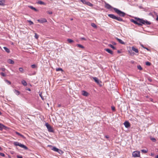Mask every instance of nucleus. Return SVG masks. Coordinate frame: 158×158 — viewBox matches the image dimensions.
Returning a JSON list of instances; mask_svg holds the SVG:
<instances>
[{
  "label": "nucleus",
  "mask_w": 158,
  "mask_h": 158,
  "mask_svg": "<svg viewBox=\"0 0 158 158\" xmlns=\"http://www.w3.org/2000/svg\"><path fill=\"white\" fill-rule=\"evenodd\" d=\"M108 16L109 17L111 18L118 21V18L113 14H108Z\"/></svg>",
  "instance_id": "nucleus-7"
},
{
  "label": "nucleus",
  "mask_w": 158,
  "mask_h": 158,
  "mask_svg": "<svg viewBox=\"0 0 158 158\" xmlns=\"http://www.w3.org/2000/svg\"><path fill=\"white\" fill-rule=\"evenodd\" d=\"M56 71H61L62 72H63V70L62 69V68H56Z\"/></svg>",
  "instance_id": "nucleus-28"
},
{
  "label": "nucleus",
  "mask_w": 158,
  "mask_h": 158,
  "mask_svg": "<svg viewBox=\"0 0 158 158\" xmlns=\"http://www.w3.org/2000/svg\"><path fill=\"white\" fill-rule=\"evenodd\" d=\"M2 148H1V147L0 146V150L2 151Z\"/></svg>",
  "instance_id": "nucleus-55"
},
{
  "label": "nucleus",
  "mask_w": 158,
  "mask_h": 158,
  "mask_svg": "<svg viewBox=\"0 0 158 158\" xmlns=\"http://www.w3.org/2000/svg\"><path fill=\"white\" fill-rule=\"evenodd\" d=\"M91 25L92 27H94L95 28H97L96 25L94 23H92L91 24Z\"/></svg>",
  "instance_id": "nucleus-33"
},
{
  "label": "nucleus",
  "mask_w": 158,
  "mask_h": 158,
  "mask_svg": "<svg viewBox=\"0 0 158 158\" xmlns=\"http://www.w3.org/2000/svg\"><path fill=\"white\" fill-rule=\"evenodd\" d=\"M4 127H5V126L1 123H0V130H2Z\"/></svg>",
  "instance_id": "nucleus-19"
},
{
  "label": "nucleus",
  "mask_w": 158,
  "mask_h": 158,
  "mask_svg": "<svg viewBox=\"0 0 158 158\" xmlns=\"http://www.w3.org/2000/svg\"><path fill=\"white\" fill-rule=\"evenodd\" d=\"M123 20L122 19L119 17V21H122Z\"/></svg>",
  "instance_id": "nucleus-51"
},
{
  "label": "nucleus",
  "mask_w": 158,
  "mask_h": 158,
  "mask_svg": "<svg viewBox=\"0 0 158 158\" xmlns=\"http://www.w3.org/2000/svg\"><path fill=\"white\" fill-rule=\"evenodd\" d=\"M17 158H23L22 156H21L17 155Z\"/></svg>",
  "instance_id": "nucleus-45"
},
{
  "label": "nucleus",
  "mask_w": 158,
  "mask_h": 158,
  "mask_svg": "<svg viewBox=\"0 0 158 158\" xmlns=\"http://www.w3.org/2000/svg\"><path fill=\"white\" fill-rule=\"evenodd\" d=\"M19 70L22 73H23V69L22 68H19Z\"/></svg>",
  "instance_id": "nucleus-37"
},
{
  "label": "nucleus",
  "mask_w": 158,
  "mask_h": 158,
  "mask_svg": "<svg viewBox=\"0 0 158 158\" xmlns=\"http://www.w3.org/2000/svg\"><path fill=\"white\" fill-rule=\"evenodd\" d=\"M14 144L15 146H19L22 148H23L24 149L27 150L28 148L27 147L25 146V145L22 144L21 143L17 142H14Z\"/></svg>",
  "instance_id": "nucleus-3"
},
{
  "label": "nucleus",
  "mask_w": 158,
  "mask_h": 158,
  "mask_svg": "<svg viewBox=\"0 0 158 158\" xmlns=\"http://www.w3.org/2000/svg\"><path fill=\"white\" fill-rule=\"evenodd\" d=\"M126 14V13L119 10V16L124 17Z\"/></svg>",
  "instance_id": "nucleus-11"
},
{
  "label": "nucleus",
  "mask_w": 158,
  "mask_h": 158,
  "mask_svg": "<svg viewBox=\"0 0 158 158\" xmlns=\"http://www.w3.org/2000/svg\"><path fill=\"white\" fill-rule=\"evenodd\" d=\"M45 126L48 129V131L50 132H53V128L48 123H46L45 124Z\"/></svg>",
  "instance_id": "nucleus-4"
},
{
  "label": "nucleus",
  "mask_w": 158,
  "mask_h": 158,
  "mask_svg": "<svg viewBox=\"0 0 158 158\" xmlns=\"http://www.w3.org/2000/svg\"><path fill=\"white\" fill-rule=\"evenodd\" d=\"M0 156L2 157H4L5 156V154L2 153H1L0 152Z\"/></svg>",
  "instance_id": "nucleus-41"
},
{
  "label": "nucleus",
  "mask_w": 158,
  "mask_h": 158,
  "mask_svg": "<svg viewBox=\"0 0 158 158\" xmlns=\"http://www.w3.org/2000/svg\"><path fill=\"white\" fill-rule=\"evenodd\" d=\"M124 124L125 125V127L126 128H128L130 126V123L128 121H125L124 123Z\"/></svg>",
  "instance_id": "nucleus-9"
},
{
  "label": "nucleus",
  "mask_w": 158,
  "mask_h": 158,
  "mask_svg": "<svg viewBox=\"0 0 158 158\" xmlns=\"http://www.w3.org/2000/svg\"><path fill=\"white\" fill-rule=\"evenodd\" d=\"M111 109L113 111H114L115 110V107L114 106H111Z\"/></svg>",
  "instance_id": "nucleus-43"
},
{
  "label": "nucleus",
  "mask_w": 158,
  "mask_h": 158,
  "mask_svg": "<svg viewBox=\"0 0 158 158\" xmlns=\"http://www.w3.org/2000/svg\"><path fill=\"white\" fill-rule=\"evenodd\" d=\"M21 83L24 86H26L27 85V84L26 81L24 80H22L21 81Z\"/></svg>",
  "instance_id": "nucleus-22"
},
{
  "label": "nucleus",
  "mask_w": 158,
  "mask_h": 158,
  "mask_svg": "<svg viewBox=\"0 0 158 158\" xmlns=\"http://www.w3.org/2000/svg\"><path fill=\"white\" fill-rule=\"evenodd\" d=\"M142 46V47H143L144 48H145V49H146L147 50H148V51H149V49H148V48H146V47H143V46Z\"/></svg>",
  "instance_id": "nucleus-50"
},
{
  "label": "nucleus",
  "mask_w": 158,
  "mask_h": 158,
  "mask_svg": "<svg viewBox=\"0 0 158 158\" xmlns=\"http://www.w3.org/2000/svg\"><path fill=\"white\" fill-rule=\"evenodd\" d=\"M135 19L137 20V21L138 22V24H137L139 26H142L143 24L150 25L151 24V22L147 20H144L142 19L137 18H135Z\"/></svg>",
  "instance_id": "nucleus-1"
},
{
  "label": "nucleus",
  "mask_w": 158,
  "mask_h": 158,
  "mask_svg": "<svg viewBox=\"0 0 158 158\" xmlns=\"http://www.w3.org/2000/svg\"><path fill=\"white\" fill-rule=\"evenodd\" d=\"M0 74L3 77H5L6 76V75L4 73L2 72Z\"/></svg>",
  "instance_id": "nucleus-40"
},
{
  "label": "nucleus",
  "mask_w": 158,
  "mask_h": 158,
  "mask_svg": "<svg viewBox=\"0 0 158 158\" xmlns=\"http://www.w3.org/2000/svg\"><path fill=\"white\" fill-rule=\"evenodd\" d=\"M0 70H1L2 71H4L5 70V69L4 68H2L0 69Z\"/></svg>",
  "instance_id": "nucleus-44"
},
{
  "label": "nucleus",
  "mask_w": 158,
  "mask_h": 158,
  "mask_svg": "<svg viewBox=\"0 0 158 158\" xmlns=\"http://www.w3.org/2000/svg\"><path fill=\"white\" fill-rule=\"evenodd\" d=\"M48 14H51L52 13V11H48Z\"/></svg>",
  "instance_id": "nucleus-47"
},
{
  "label": "nucleus",
  "mask_w": 158,
  "mask_h": 158,
  "mask_svg": "<svg viewBox=\"0 0 158 158\" xmlns=\"http://www.w3.org/2000/svg\"><path fill=\"white\" fill-rule=\"evenodd\" d=\"M156 158H158V155H157L155 157Z\"/></svg>",
  "instance_id": "nucleus-56"
},
{
  "label": "nucleus",
  "mask_w": 158,
  "mask_h": 158,
  "mask_svg": "<svg viewBox=\"0 0 158 158\" xmlns=\"http://www.w3.org/2000/svg\"><path fill=\"white\" fill-rule=\"evenodd\" d=\"M104 50L105 51L111 54H113V51L109 48H105Z\"/></svg>",
  "instance_id": "nucleus-12"
},
{
  "label": "nucleus",
  "mask_w": 158,
  "mask_h": 158,
  "mask_svg": "<svg viewBox=\"0 0 158 158\" xmlns=\"http://www.w3.org/2000/svg\"><path fill=\"white\" fill-rule=\"evenodd\" d=\"M68 42L69 43H73V42H74V41L73 40L71 39H67V40Z\"/></svg>",
  "instance_id": "nucleus-29"
},
{
  "label": "nucleus",
  "mask_w": 158,
  "mask_h": 158,
  "mask_svg": "<svg viewBox=\"0 0 158 158\" xmlns=\"http://www.w3.org/2000/svg\"><path fill=\"white\" fill-rule=\"evenodd\" d=\"M52 149L55 152H59V153H60V152H61L62 153H63L62 151L60 150L59 149L55 147H53Z\"/></svg>",
  "instance_id": "nucleus-8"
},
{
  "label": "nucleus",
  "mask_w": 158,
  "mask_h": 158,
  "mask_svg": "<svg viewBox=\"0 0 158 158\" xmlns=\"http://www.w3.org/2000/svg\"><path fill=\"white\" fill-rule=\"evenodd\" d=\"M131 21L133 23H134L135 24H138V22L137 21V20H135L134 19H131Z\"/></svg>",
  "instance_id": "nucleus-24"
},
{
  "label": "nucleus",
  "mask_w": 158,
  "mask_h": 158,
  "mask_svg": "<svg viewBox=\"0 0 158 158\" xmlns=\"http://www.w3.org/2000/svg\"><path fill=\"white\" fill-rule=\"evenodd\" d=\"M105 7L110 11H113V10L117 14H118V10L113 7L111 6L108 3H106Z\"/></svg>",
  "instance_id": "nucleus-2"
},
{
  "label": "nucleus",
  "mask_w": 158,
  "mask_h": 158,
  "mask_svg": "<svg viewBox=\"0 0 158 158\" xmlns=\"http://www.w3.org/2000/svg\"><path fill=\"white\" fill-rule=\"evenodd\" d=\"M5 0H0V5L2 6H4L5 5Z\"/></svg>",
  "instance_id": "nucleus-13"
},
{
  "label": "nucleus",
  "mask_w": 158,
  "mask_h": 158,
  "mask_svg": "<svg viewBox=\"0 0 158 158\" xmlns=\"http://www.w3.org/2000/svg\"><path fill=\"white\" fill-rule=\"evenodd\" d=\"M71 20H73V19H71Z\"/></svg>",
  "instance_id": "nucleus-58"
},
{
  "label": "nucleus",
  "mask_w": 158,
  "mask_h": 158,
  "mask_svg": "<svg viewBox=\"0 0 158 158\" xmlns=\"http://www.w3.org/2000/svg\"><path fill=\"white\" fill-rule=\"evenodd\" d=\"M109 46L113 48L114 49H115V48L112 44H110L109 45Z\"/></svg>",
  "instance_id": "nucleus-30"
},
{
  "label": "nucleus",
  "mask_w": 158,
  "mask_h": 158,
  "mask_svg": "<svg viewBox=\"0 0 158 158\" xmlns=\"http://www.w3.org/2000/svg\"><path fill=\"white\" fill-rule=\"evenodd\" d=\"M7 62L10 64H13L14 63V62L12 60L10 59H9L7 60Z\"/></svg>",
  "instance_id": "nucleus-16"
},
{
  "label": "nucleus",
  "mask_w": 158,
  "mask_h": 158,
  "mask_svg": "<svg viewBox=\"0 0 158 158\" xmlns=\"http://www.w3.org/2000/svg\"><path fill=\"white\" fill-rule=\"evenodd\" d=\"M119 43H121L122 44H125L124 42L122 40H121L119 39Z\"/></svg>",
  "instance_id": "nucleus-35"
},
{
  "label": "nucleus",
  "mask_w": 158,
  "mask_h": 158,
  "mask_svg": "<svg viewBox=\"0 0 158 158\" xmlns=\"http://www.w3.org/2000/svg\"><path fill=\"white\" fill-rule=\"evenodd\" d=\"M27 90L29 91H31V89L30 88H27L26 89Z\"/></svg>",
  "instance_id": "nucleus-52"
},
{
  "label": "nucleus",
  "mask_w": 158,
  "mask_h": 158,
  "mask_svg": "<svg viewBox=\"0 0 158 158\" xmlns=\"http://www.w3.org/2000/svg\"><path fill=\"white\" fill-rule=\"evenodd\" d=\"M141 152L142 153H146L148 152V150L147 149H142V150H141Z\"/></svg>",
  "instance_id": "nucleus-25"
},
{
  "label": "nucleus",
  "mask_w": 158,
  "mask_h": 158,
  "mask_svg": "<svg viewBox=\"0 0 158 158\" xmlns=\"http://www.w3.org/2000/svg\"><path fill=\"white\" fill-rule=\"evenodd\" d=\"M112 45H115L116 44V43L114 42H112Z\"/></svg>",
  "instance_id": "nucleus-49"
},
{
  "label": "nucleus",
  "mask_w": 158,
  "mask_h": 158,
  "mask_svg": "<svg viewBox=\"0 0 158 158\" xmlns=\"http://www.w3.org/2000/svg\"><path fill=\"white\" fill-rule=\"evenodd\" d=\"M93 78L95 82H96L98 84H99V81L97 78L96 77H93Z\"/></svg>",
  "instance_id": "nucleus-18"
},
{
  "label": "nucleus",
  "mask_w": 158,
  "mask_h": 158,
  "mask_svg": "<svg viewBox=\"0 0 158 158\" xmlns=\"http://www.w3.org/2000/svg\"><path fill=\"white\" fill-rule=\"evenodd\" d=\"M82 94L83 96H87L89 95V93L83 90L82 91Z\"/></svg>",
  "instance_id": "nucleus-10"
},
{
  "label": "nucleus",
  "mask_w": 158,
  "mask_h": 158,
  "mask_svg": "<svg viewBox=\"0 0 158 158\" xmlns=\"http://www.w3.org/2000/svg\"><path fill=\"white\" fill-rule=\"evenodd\" d=\"M156 20L158 21V16H157V17L156 18Z\"/></svg>",
  "instance_id": "nucleus-54"
},
{
  "label": "nucleus",
  "mask_w": 158,
  "mask_h": 158,
  "mask_svg": "<svg viewBox=\"0 0 158 158\" xmlns=\"http://www.w3.org/2000/svg\"><path fill=\"white\" fill-rule=\"evenodd\" d=\"M132 156L134 157H139L140 156V152L139 151H135L133 152Z\"/></svg>",
  "instance_id": "nucleus-5"
},
{
  "label": "nucleus",
  "mask_w": 158,
  "mask_h": 158,
  "mask_svg": "<svg viewBox=\"0 0 158 158\" xmlns=\"http://www.w3.org/2000/svg\"><path fill=\"white\" fill-rule=\"evenodd\" d=\"M151 63L149 62H147L146 63V64L147 65L150 66L151 65Z\"/></svg>",
  "instance_id": "nucleus-39"
},
{
  "label": "nucleus",
  "mask_w": 158,
  "mask_h": 158,
  "mask_svg": "<svg viewBox=\"0 0 158 158\" xmlns=\"http://www.w3.org/2000/svg\"><path fill=\"white\" fill-rule=\"evenodd\" d=\"M38 3L41 5H45V3L41 1H39Z\"/></svg>",
  "instance_id": "nucleus-27"
},
{
  "label": "nucleus",
  "mask_w": 158,
  "mask_h": 158,
  "mask_svg": "<svg viewBox=\"0 0 158 158\" xmlns=\"http://www.w3.org/2000/svg\"><path fill=\"white\" fill-rule=\"evenodd\" d=\"M35 37L36 39H38L39 38V35H37L36 33H35Z\"/></svg>",
  "instance_id": "nucleus-34"
},
{
  "label": "nucleus",
  "mask_w": 158,
  "mask_h": 158,
  "mask_svg": "<svg viewBox=\"0 0 158 158\" xmlns=\"http://www.w3.org/2000/svg\"><path fill=\"white\" fill-rule=\"evenodd\" d=\"M6 82H7V83L9 85H10L11 84V82L7 80H6Z\"/></svg>",
  "instance_id": "nucleus-42"
},
{
  "label": "nucleus",
  "mask_w": 158,
  "mask_h": 158,
  "mask_svg": "<svg viewBox=\"0 0 158 158\" xmlns=\"http://www.w3.org/2000/svg\"><path fill=\"white\" fill-rule=\"evenodd\" d=\"M105 137L106 138H109V136H107V135H106V136H105Z\"/></svg>",
  "instance_id": "nucleus-53"
},
{
  "label": "nucleus",
  "mask_w": 158,
  "mask_h": 158,
  "mask_svg": "<svg viewBox=\"0 0 158 158\" xmlns=\"http://www.w3.org/2000/svg\"><path fill=\"white\" fill-rule=\"evenodd\" d=\"M77 46L78 48H81L82 49H84L85 48V47L83 45L79 44H77Z\"/></svg>",
  "instance_id": "nucleus-20"
},
{
  "label": "nucleus",
  "mask_w": 158,
  "mask_h": 158,
  "mask_svg": "<svg viewBox=\"0 0 158 158\" xmlns=\"http://www.w3.org/2000/svg\"><path fill=\"white\" fill-rule=\"evenodd\" d=\"M117 40H118V38H117Z\"/></svg>",
  "instance_id": "nucleus-60"
},
{
  "label": "nucleus",
  "mask_w": 158,
  "mask_h": 158,
  "mask_svg": "<svg viewBox=\"0 0 158 158\" xmlns=\"http://www.w3.org/2000/svg\"><path fill=\"white\" fill-rule=\"evenodd\" d=\"M31 68L33 69L37 67L36 66L35 64L32 65H31Z\"/></svg>",
  "instance_id": "nucleus-38"
},
{
  "label": "nucleus",
  "mask_w": 158,
  "mask_h": 158,
  "mask_svg": "<svg viewBox=\"0 0 158 158\" xmlns=\"http://www.w3.org/2000/svg\"><path fill=\"white\" fill-rule=\"evenodd\" d=\"M3 48L5 50V51L8 53H9L10 52V50L6 47H4Z\"/></svg>",
  "instance_id": "nucleus-21"
},
{
  "label": "nucleus",
  "mask_w": 158,
  "mask_h": 158,
  "mask_svg": "<svg viewBox=\"0 0 158 158\" xmlns=\"http://www.w3.org/2000/svg\"><path fill=\"white\" fill-rule=\"evenodd\" d=\"M117 52H118V51H117Z\"/></svg>",
  "instance_id": "nucleus-59"
},
{
  "label": "nucleus",
  "mask_w": 158,
  "mask_h": 158,
  "mask_svg": "<svg viewBox=\"0 0 158 158\" xmlns=\"http://www.w3.org/2000/svg\"><path fill=\"white\" fill-rule=\"evenodd\" d=\"M132 50L134 51L136 53H138L139 52V51H138V50L135 47H132Z\"/></svg>",
  "instance_id": "nucleus-15"
},
{
  "label": "nucleus",
  "mask_w": 158,
  "mask_h": 158,
  "mask_svg": "<svg viewBox=\"0 0 158 158\" xmlns=\"http://www.w3.org/2000/svg\"><path fill=\"white\" fill-rule=\"evenodd\" d=\"M39 95L41 97V98L42 100H44V97L42 95V92H41V93H40L39 94Z\"/></svg>",
  "instance_id": "nucleus-31"
},
{
  "label": "nucleus",
  "mask_w": 158,
  "mask_h": 158,
  "mask_svg": "<svg viewBox=\"0 0 158 158\" xmlns=\"http://www.w3.org/2000/svg\"><path fill=\"white\" fill-rule=\"evenodd\" d=\"M15 133H16V134L17 135H19L21 137H22V138H24V136L22 134H20V133H19L18 132H16Z\"/></svg>",
  "instance_id": "nucleus-26"
},
{
  "label": "nucleus",
  "mask_w": 158,
  "mask_h": 158,
  "mask_svg": "<svg viewBox=\"0 0 158 158\" xmlns=\"http://www.w3.org/2000/svg\"><path fill=\"white\" fill-rule=\"evenodd\" d=\"M27 22L29 23V24L30 25H33L34 24V23L33 22L31 21V20H27Z\"/></svg>",
  "instance_id": "nucleus-32"
},
{
  "label": "nucleus",
  "mask_w": 158,
  "mask_h": 158,
  "mask_svg": "<svg viewBox=\"0 0 158 158\" xmlns=\"http://www.w3.org/2000/svg\"><path fill=\"white\" fill-rule=\"evenodd\" d=\"M28 7L30 8H31V9H32L33 10H35V11H37V10L35 8V7H33L32 6H28Z\"/></svg>",
  "instance_id": "nucleus-23"
},
{
  "label": "nucleus",
  "mask_w": 158,
  "mask_h": 158,
  "mask_svg": "<svg viewBox=\"0 0 158 158\" xmlns=\"http://www.w3.org/2000/svg\"><path fill=\"white\" fill-rule=\"evenodd\" d=\"M37 21L40 23H43L47 22V21L45 19H44L42 20L38 19Z\"/></svg>",
  "instance_id": "nucleus-14"
},
{
  "label": "nucleus",
  "mask_w": 158,
  "mask_h": 158,
  "mask_svg": "<svg viewBox=\"0 0 158 158\" xmlns=\"http://www.w3.org/2000/svg\"><path fill=\"white\" fill-rule=\"evenodd\" d=\"M81 1L82 2L83 4H86L88 6H93V5L92 4L89 2H87L85 0H81Z\"/></svg>",
  "instance_id": "nucleus-6"
},
{
  "label": "nucleus",
  "mask_w": 158,
  "mask_h": 158,
  "mask_svg": "<svg viewBox=\"0 0 158 158\" xmlns=\"http://www.w3.org/2000/svg\"><path fill=\"white\" fill-rule=\"evenodd\" d=\"M81 39L82 40H86V39L85 38H81Z\"/></svg>",
  "instance_id": "nucleus-48"
},
{
  "label": "nucleus",
  "mask_w": 158,
  "mask_h": 158,
  "mask_svg": "<svg viewBox=\"0 0 158 158\" xmlns=\"http://www.w3.org/2000/svg\"><path fill=\"white\" fill-rule=\"evenodd\" d=\"M137 67V68L140 70H142V68L140 65H138Z\"/></svg>",
  "instance_id": "nucleus-36"
},
{
  "label": "nucleus",
  "mask_w": 158,
  "mask_h": 158,
  "mask_svg": "<svg viewBox=\"0 0 158 158\" xmlns=\"http://www.w3.org/2000/svg\"><path fill=\"white\" fill-rule=\"evenodd\" d=\"M151 139L154 142H155L156 141V139L154 138H152Z\"/></svg>",
  "instance_id": "nucleus-46"
},
{
  "label": "nucleus",
  "mask_w": 158,
  "mask_h": 158,
  "mask_svg": "<svg viewBox=\"0 0 158 158\" xmlns=\"http://www.w3.org/2000/svg\"><path fill=\"white\" fill-rule=\"evenodd\" d=\"M2 114V113L0 111V115H1Z\"/></svg>",
  "instance_id": "nucleus-57"
},
{
  "label": "nucleus",
  "mask_w": 158,
  "mask_h": 158,
  "mask_svg": "<svg viewBox=\"0 0 158 158\" xmlns=\"http://www.w3.org/2000/svg\"><path fill=\"white\" fill-rule=\"evenodd\" d=\"M14 92L16 95H19L20 94L19 91L16 89H15L14 90Z\"/></svg>",
  "instance_id": "nucleus-17"
}]
</instances>
